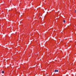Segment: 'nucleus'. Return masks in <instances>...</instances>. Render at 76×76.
Segmentation results:
<instances>
[{
  "label": "nucleus",
  "instance_id": "f257e3e1",
  "mask_svg": "<svg viewBox=\"0 0 76 76\" xmlns=\"http://www.w3.org/2000/svg\"><path fill=\"white\" fill-rule=\"evenodd\" d=\"M55 73H56V72H58V70H55L54 71Z\"/></svg>",
  "mask_w": 76,
  "mask_h": 76
},
{
  "label": "nucleus",
  "instance_id": "f03ea898",
  "mask_svg": "<svg viewBox=\"0 0 76 76\" xmlns=\"http://www.w3.org/2000/svg\"><path fill=\"white\" fill-rule=\"evenodd\" d=\"M2 73H4V71H2Z\"/></svg>",
  "mask_w": 76,
  "mask_h": 76
},
{
  "label": "nucleus",
  "instance_id": "7ed1b4c3",
  "mask_svg": "<svg viewBox=\"0 0 76 76\" xmlns=\"http://www.w3.org/2000/svg\"><path fill=\"white\" fill-rule=\"evenodd\" d=\"M63 22H64V23H65V20H64Z\"/></svg>",
  "mask_w": 76,
  "mask_h": 76
},
{
  "label": "nucleus",
  "instance_id": "20e7f679",
  "mask_svg": "<svg viewBox=\"0 0 76 76\" xmlns=\"http://www.w3.org/2000/svg\"><path fill=\"white\" fill-rule=\"evenodd\" d=\"M76 12V10H75V12Z\"/></svg>",
  "mask_w": 76,
  "mask_h": 76
},
{
  "label": "nucleus",
  "instance_id": "39448f33",
  "mask_svg": "<svg viewBox=\"0 0 76 76\" xmlns=\"http://www.w3.org/2000/svg\"><path fill=\"white\" fill-rule=\"evenodd\" d=\"M75 13H76V12H75Z\"/></svg>",
  "mask_w": 76,
  "mask_h": 76
}]
</instances>
